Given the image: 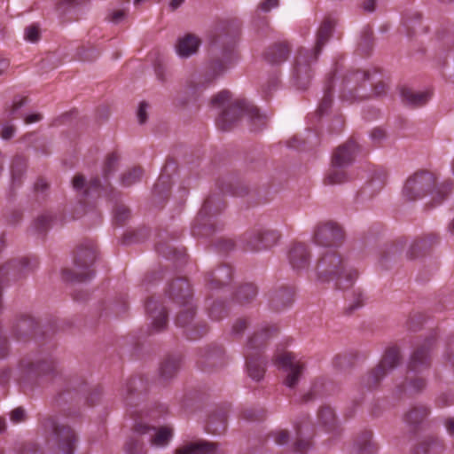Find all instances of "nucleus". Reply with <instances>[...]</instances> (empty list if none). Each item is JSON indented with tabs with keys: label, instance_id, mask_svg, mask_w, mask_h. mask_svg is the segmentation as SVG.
<instances>
[{
	"label": "nucleus",
	"instance_id": "nucleus-25",
	"mask_svg": "<svg viewBox=\"0 0 454 454\" xmlns=\"http://www.w3.org/2000/svg\"><path fill=\"white\" fill-rule=\"evenodd\" d=\"M288 259L294 270L306 269L309 265L310 253L304 244H294L289 251Z\"/></svg>",
	"mask_w": 454,
	"mask_h": 454
},
{
	"label": "nucleus",
	"instance_id": "nucleus-43",
	"mask_svg": "<svg viewBox=\"0 0 454 454\" xmlns=\"http://www.w3.org/2000/svg\"><path fill=\"white\" fill-rule=\"evenodd\" d=\"M443 450V444L438 438L431 437L422 442L417 450V453L420 454H440Z\"/></svg>",
	"mask_w": 454,
	"mask_h": 454
},
{
	"label": "nucleus",
	"instance_id": "nucleus-34",
	"mask_svg": "<svg viewBox=\"0 0 454 454\" xmlns=\"http://www.w3.org/2000/svg\"><path fill=\"white\" fill-rule=\"evenodd\" d=\"M401 96L406 105L418 107L424 106L429 100L431 94L428 91H415L410 88H403Z\"/></svg>",
	"mask_w": 454,
	"mask_h": 454
},
{
	"label": "nucleus",
	"instance_id": "nucleus-36",
	"mask_svg": "<svg viewBox=\"0 0 454 454\" xmlns=\"http://www.w3.org/2000/svg\"><path fill=\"white\" fill-rule=\"evenodd\" d=\"M227 426V415L224 411H215L210 414L206 429L213 434H222L225 432Z\"/></svg>",
	"mask_w": 454,
	"mask_h": 454
},
{
	"label": "nucleus",
	"instance_id": "nucleus-58",
	"mask_svg": "<svg viewBox=\"0 0 454 454\" xmlns=\"http://www.w3.org/2000/svg\"><path fill=\"white\" fill-rule=\"evenodd\" d=\"M129 217V209L123 205L117 206L114 210V221L122 225Z\"/></svg>",
	"mask_w": 454,
	"mask_h": 454
},
{
	"label": "nucleus",
	"instance_id": "nucleus-27",
	"mask_svg": "<svg viewBox=\"0 0 454 454\" xmlns=\"http://www.w3.org/2000/svg\"><path fill=\"white\" fill-rule=\"evenodd\" d=\"M37 324L28 316H22L12 325V333L18 340H26L35 333Z\"/></svg>",
	"mask_w": 454,
	"mask_h": 454
},
{
	"label": "nucleus",
	"instance_id": "nucleus-41",
	"mask_svg": "<svg viewBox=\"0 0 454 454\" xmlns=\"http://www.w3.org/2000/svg\"><path fill=\"white\" fill-rule=\"evenodd\" d=\"M367 77V72H350L343 79L344 88L350 92L356 91L357 88L365 82Z\"/></svg>",
	"mask_w": 454,
	"mask_h": 454
},
{
	"label": "nucleus",
	"instance_id": "nucleus-64",
	"mask_svg": "<svg viewBox=\"0 0 454 454\" xmlns=\"http://www.w3.org/2000/svg\"><path fill=\"white\" fill-rule=\"evenodd\" d=\"M26 40L35 43L40 38V30L37 25H31L25 29Z\"/></svg>",
	"mask_w": 454,
	"mask_h": 454
},
{
	"label": "nucleus",
	"instance_id": "nucleus-1",
	"mask_svg": "<svg viewBox=\"0 0 454 454\" xmlns=\"http://www.w3.org/2000/svg\"><path fill=\"white\" fill-rule=\"evenodd\" d=\"M239 34L240 27L234 20H221L209 32V51L213 55L210 69L214 78L237 60L236 45Z\"/></svg>",
	"mask_w": 454,
	"mask_h": 454
},
{
	"label": "nucleus",
	"instance_id": "nucleus-26",
	"mask_svg": "<svg viewBox=\"0 0 454 454\" xmlns=\"http://www.w3.org/2000/svg\"><path fill=\"white\" fill-rule=\"evenodd\" d=\"M200 43L201 41L197 35L189 33L177 39L176 51L181 58H189L197 53Z\"/></svg>",
	"mask_w": 454,
	"mask_h": 454
},
{
	"label": "nucleus",
	"instance_id": "nucleus-9",
	"mask_svg": "<svg viewBox=\"0 0 454 454\" xmlns=\"http://www.w3.org/2000/svg\"><path fill=\"white\" fill-rule=\"evenodd\" d=\"M280 237L278 230L268 227L254 228L244 236L245 249L252 252L270 249L278 243Z\"/></svg>",
	"mask_w": 454,
	"mask_h": 454
},
{
	"label": "nucleus",
	"instance_id": "nucleus-6",
	"mask_svg": "<svg viewBox=\"0 0 454 454\" xmlns=\"http://www.w3.org/2000/svg\"><path fill=\"white\" fill-rule=\"evenodd\" d=\"M96 261V248L91 241L81 244L75 252L74 258V268L65 269L62 271L66 280L75 282H86L90 280L95 271L92 266Z\"/></svg>",
	"mask_w": 454,
	"mask_h": 454
},
{
	"label": "nucleus",
	"instance_id": "nucleus-20",
	"mask_svg": "<svg viewBox=\"0 0 454 454\" xmlns=\"http://www.w3.org/2000/svg\"><path fill=\"white\" fill-rule=\"evenodd\" d=\"M400 360V350L396 347L387 348L378 367L371 372V377L372 376L375 381H380L389 370L395 368L399 364Z\"/></svg>",
	"mask_w": 454,
	"mask_h": 454
},
{
	"label": "nucleus",
	"instance_id": "nucleus-45",
	"mask_svg": "<svg viewBox=\"0 0 454 454\" xmlns=\"http://www.w3.org/2000/svg\"><path fill=\"white\" fill-rule=\"evenodd\" d=\"M144 170L141 167H134L121 176V184L124 187H129L139 182L143 176Z\"/></svg>",
	"mask_w": 454,
	"mask_h": 454
},
{
	"label": "nucleus",
	"instance_id": "nucleus-3",
	"mask_svg": "<svg viewBox=\"0 0 454 454\" xmlns=\"http://www.w3.org/2000/svg\"><path fill=\"white\" fill-rule=\"evenodd\" d=\"M316 272L319 281H335L336 288L340 290L350 287L357 277V272L348 268L346 259L336 250L325 251L319 256Z\"/></svg>",
	"mask_w": 454,
	"mask_h": 454
},
{
	"label": "nucleus",
	"instance_id": "nucleus-59",
	"mask_svg": "<svg viewBox=\"0 0 454 454\" xmlns=\"http://www.w3.org/2000/svg\"><path fill=\"white\" fill-rule=\"evenodd\" d=\"M18 454H44L43 449L33 442H27L21 445Z\"/></svg>",
	"mask_w": 454,
	"mask_h": 454
},
{
	"label": "nucleus",
	"instance_id": "nucleus-28",
	"mask_svg": "<svg viewBox=\"0 0 454 454\" xmlns=\"http://www.w3.org/2000/svg\"><path fill=\"white\" fill-rule=\"evenodd\" d=\"M317 424L326 432H333L338 427L335 410L328 404L321 405L317 413Z\"/></svg>",
	"mask_w": 454,
	"mask_h": 454
},
{
	"label": "nucleus",
	"instance_id": "nucleus-15",
	"mask_svg": "<svg viewBox=\"0 0 454 454\" xmlns=\"http://www.w3.org/2000/svg\"><path fill=\"white\" fill-rule=\"evenodd\" d=\"M255 340L256 338L252 339L246 348V368L247 375L253 380L260 381L264 377L267 360L257 352L258 346L254 344Z\"/></svg>",
	"mask_w": 454,
	"mask_h": 454
},
{
	"label": "nucleus",
	"instance_id": "nucleus-57",
	"mask_svg": "<svg viewBox=\"0 0 454 454\" xmlns=\"http://www.w3.org/2000/svg\"><path fill=\"white\" fill-rule=\"evenodd\" d=\"M451 184L444 183L438 187L434 193L433 200L435 201V205H439L446 198L449 191L450 190Z\"/></svg>",
	"mask_w": 454,
	"mask_h": 454
},
{
	"label": "nucleus",
	"instance_id": "nucleus-22",
	"mask_svg": "<svg viewBox=\"0 0 454 454\" xmlns=\"http://www.w3.org/2000/svg\"><path fill=\"white\" fill-rule=\"evenodd\" d=\"M232 269L230 265H223L207 273L206 282L210 289H218L227 286L232 279Z\"/></svg>",
	"mask_w": 454,
	"mask_h": 454
},
{
	"label": "nucleus",
	"instance_id": "nucleus-8",
	"mask_svg": "<svg viewBox=\"0 0 454 454\" xmlns=\"http://www.w3.org/2000/svg\"><path fill=\"white\" fill-rule=\"evenodd\" d=\"M345 231L338 223L327 221L319 223L313 232L315 244L325 247H340L345 241Z\"/></svg>",
	"mask_w": 454,
	"mask_h": 454
},
{
	"label": "nucleus",
	"instance_id": "nucleus-7",
	"mask_svg": "<svg viewBox=\"0 0 454 454\" xmlns=\"http://www.w3.org/2000/svg\"><path fill=\"white\" fill-rule=\"evenodd\" d=\"M225 207V203L220 193L208 196L203 203L195 223L192 226V233L194 237H207L215 231L213 223H207V217L219 214Z\"/></svg>",
	"mask_w": 454,
	"mask_h": 454
},
{
	"label": "nucleus",
	"instance_id": "nucleus-49",
	"mask_svg": "<svg viewBox=\"0 0 454 454\" xmlns=\"http://www.w3.org/2000/svg\"><path fill=\"white\" fill-rule=\"evenodd\" d=\"M27 103V97L15 96L10 106L6 107L8 117L12 119L20 118V110Z\"/></svg>",
	"mask_w": 454,
	"mask_h": 454
},
{
	"label": "nucleus",
	"instance_id": "nucleus-46",
	"mask_svg": "<svg viewBox=\"0 0 454 454\" xmlns=\"http://www.w3.org/2000/svg\"><path fill=\"white\" fill-rule=\"evenodd\" d=\"M166 168H164L163 172L159 176L156 184L153 186V193L159 197H162L165 193H167L171 185L170 176L166 174Z\"/></svg>",
	"mask_w": 454,
	"mask_h": 454
},
{
	"label": "nucleus",
	"instance_id": "nucleus-56",
	"mask_svg": "<svg viewBox=\"0 0 454 454\" xmlns=\"http://www.w3.org/2000/svg\"><path fill=\"white\" fill-rule=\"evenodd\" d=\"M333 103V88L331 84H328L325 90L324 97L319 104L318 111L321 114H324L328 111Z\"/></svg>",
	"mask_w": 454,
	"mask_h": 454
},
{
	"label": "nucleus",
	"instance_id": "nucleus-5",
	"mask_svg": "<svg viewBox=\"0 0 454 454\" xmlns=\"http://www.w3.org/2000/svg\"><path fill=\"white\" fill-rule=\"evenodd\" d=\"M41 427L47 435L51 454H74L78 435L71 427L59 424L51 416L41 420Z\"/></svg>",
	"mask_w": 454,
	"mask_h": 454
},
{
	"label": "nucleus",
	"instance_id": "nucleus-38",
	"mask_svg": "<svg viewBox=\"0 0 454 454\" xmlns=\"http://www.w3.org/2000/svg\"><path fill=\"white\" fill-rule=\"evenodd\" d=\"M101 191L105 192V194L111 200L116 199L117 192L112 185H106L104 187L101 184V181L98 176L92 177L83 191L84 196H90L93 192H97L98 195L101 194Z\"/></svg>",
	"mask_w": 454,
	"mask_h": 454
},
{
	"label": "nucleus",
	"instance_id": "nucleus-10",
	"mask_svg": "<svg viewBox=\"0 0 454 454\" xmlns=\"http://www.w3.org/2000/svg\"><path fill=\"white\" fill-rule=\"evenodd\" d=\"M86 395V402L90 405L96 404L102 395V388L98 386L94 387L88 392L87 385L84 381L78 379H72L67 382L66 388L59 394L58 402L67 403L68 401L79 400L81 395Z\"/></svg>",
	"mask_w": 454,
	"mask_h": 454
},
{
	"label": "nucleus",
	"instance_id": "nucleus-18",
	"mask_svg": "<svg viewBox=\"0 0 454 454\" xmlns=\"http://www.w3.org/2000/svg\"><path fill=\"white\" fill-rule=\"evenodd\" d=\"M166 294L178 305H188L192 301L191 286L185 278L173 279L166 289Z\"/></svg>",
	"mask_w": 454,
	"mask_h": 454
},
{
	"label": "nucleus",
	"instance_id": "nucleus-52",
	"mask_svg": "<svg viewBox=\"0 0 454 454\" xmlns=\"http://www.w3.org/2000/svg\"><path fill=\"white\" fill-rule=\"evenodd\" d=\"M120 157L115 153L113 152L106 156L103 166V176L105 179H107L108 176L116 170Z\"/></svg>",
	"mask_w": 454,
	"mask_h": 454
},
{
	"label": "nucleus",
	"instance_id": "nucleus-14",
	"mask_svg": "<svg viewBox=\"0 0 454 454\" xmlns=\"http://www.w3.org/2000/svg\"><path fill=\"white\" fill-rule=\"evenodd\" d=\"M274 363L287 373L284 380L285 385L290 388L294 387L299 382L304 364L296 361L294 355L290 352L277 355L274 357Z\"/></svg>",
	"mask_w": 454,
	"mask_h": 454
},
{
	"label": "nucleus",
	"instance_id": "nucleus-50",
	"mask_svg": "<svg viewBox=\"0 0 454 454\" xmlns=\"http://www.w3.org/2000/svg\"><path fill=\"white\" fill-rule=\"evenodd\" d=\"M437 241V238L434 235L428 238L419 239L415 240L411 246L409 255L411 258H415L419 255V251L426 248L428 245H431Z\"/></svg>",
	"mask_w": 454,
	"mask_h": 454
},
{
	"label": "nucleus",
	"instance_id": "nucleus-19",
	"mask_svg": "<svg viewBox=\"0 0 454 454\" xmlns=\"http://www.w3.org/2000/svg\"><path fill=\"white\" fill-rule=\"evenodd\" d=\"M145 309L152 318V329L158 333L166 329L168 325V312L158 301L149 298L145 303Z\"/></svg>",
	"mask_w": 454,
	"mask_h": 454
},
{
	"label": "nucleus",
	"instance_id": "nucleus-62",
	"mask_svg": "<svg viewBox=\"0 0 454 454\" xmlns=\"http://www.w3.org/2000/svg\"><path fill=\"white\" fill-rule=\"evenodd\" d=\"M241 417L248 421H255L262 419L264 417V414L262 411H258L254 409L248 408L242 411Z\"/></svg>",
	"mask_w": 454,
	"mask_h": 454
},
{
	"label": "nucleus",
	"instance_id": "nucleus-44",
	"mask_svg": "<svg viewBox=\"0 0 454 454\" xmlns=\"http://www.w3.org/2000/svg\"><path fill=\"white\" fill-rule=\"evenodd\" d=\"M343 168L333 167L330 168L325 177V184H340L348 181V173L342 169Z\"/></svg>",
	"mask_w": 454,
	"mask_h": 454
},
{
	"label": "nucleus",
	"instance_id": "nucleus-4",
	"mask_svg": "<svg viewBox=\"0 0 454 454\" xmlns=\"http://www.w3.org/2000/svg\"><path fill=\"white\" fill-rule=\"evenodd\" d=\"M434 344V339L430 337L413 351L409 362L406 379L402 386L403 393L411 395L420 392L426 387L424 372L430 367V353Z\"/></svg>",
	"mask_w": 454,
	"mask_h": 454
},
{
	"label": "nucleus",
	"instance_id": "nucleus-47",
	"mask_svg": "<svg viewBox=\"0 0 454 454\" xmlns=\"http://www.w3.org/2000/svg\"><path fill=\"white\" fill-rule=\"evenodd\" d=\"M428 413L429 411L426 406H415L406 414L405 419L410 424H418L421 422Z\"/></svg>",
	"mask_w": 454,
	"mask_h": 454
},
{
	"label": "nucleus",
	"instance_id": "nucleus-48",
	"mask_svg": "<svg viewBox=\"0 0 454 454\" xmlns=\"http://www.w3.org/2000/svg\"><path fill=\"white\" fill-rule=\"evenodd\" d=\"M295 431L297 439L294 443V451L300 454L306 453L311 447V442L309 439L302 438L301 427L299 424L295 425Z\"/></svg>",
	"mask_w": 454,
	"mask_h": 454
},
{
	"label": "nucleus",
	"instance_id": "nucleus-33",
	"mask_svg": "<svg viewBox=\"0 0 454 454\" xmlns=\"http://www.w3.org/2000/svg\"><path fill=\"white\" fill-rule=\"evenodd\" d=\"M125 391L126 404L133 405V400L146 391V382L141 377L131 378L126 384Z\"/></svg>",
	"mask_w": 454,
	"mask_h": 454
},
{
	"label": "nucleus",
	"instance_id": "nucleus-29",
	"mask_svg": "<svg viewBox=\"0 0 454 454\" xmlns=\"http://www.w3.org/2000/svg\"><path fill=\"white\" fill-rule=\"evenodd\" d=\"M389 77L380 67L371 69V98L380 97L386 93L388 88Z\"/></svg>",
	"mask_w": 454,
	"mask_h": 454
},
{
	"label": "nucleus",
	"instance_id": "nucleus-60",
	"mask_svg": "<svg viewBox=\"0 0 454 454\" xmlns=\"http://www.w3.org/2000/svg\"><path fill=\"white\" fill-rule=\"evenodd\" d=\"M51 218L49 215L39 216L34 223L35 229L39 233L45 232L50 227Z\"/></svg>",
	"mask_w": 454,
	"mask_h": 454
},
{
	"label": "nucleus",
	"instance_id": "nucleus-23",
	"mask_svg": "<svg viewBox=\"0 0 454 454\" xmlns=\"http://www.w3.org/2000/svg\"><path fill=\"white\" fill-rule=\"evenodd\" d=\"M290 52L289 44L286 42H279L269 46L263 53V58L270 65H280L288 59Z\"/></svg>",
	"mask_w": 454,
	"mask_h": 454
},
{
	"label": "nucleus",
	"instance_id": "nucleus-2",
	"mask_svg": "<svg viewBox=\"0 0 454 454\" xmlns=\"http://www.w3.org/2000/svg\"><path fill=\"white\" fill-rule=\"evenodd\" d=\"M211 105L214 107L223 108L216 119V125L221 130L227 131L232 129L245 114L249 118L252 131H261L267 125L266 115L261 114L259 110L250 106L246 99L232 100L231 94L228 90H222L213 97Z\"/></svg>",
	"mask_w": 454,
	"mask_h": 454
},
{
	"label": "nucleus",
	"instance_id": "nucleus-16",
	"mask_svg": "<svg viewBox=\"0 0 454 454\" xmlns=\"http://www.w3.org/2000/svg\"><path fill=\"white\" fill-rule=\"evenodd\" d=\"M198 364L202 371L208 372L226 364L225 352L221 346L210 345L200 350Z\"/></svg>",
	"mask_w": 454,
	"mask_h": 454
},
{
	"label": "nucleus",
	"instance_id": "nucleus-63",
	"mask_svg": "<svg viewBox=\"0 0 454 454\" xmlns=\"http://www.w3.org/2000/svg\"><path fill=\"white\" fill-rule=\"evenodd\" d=\"M420 15L418 12L413 13L412 18H406L404 26L407 27L409 34L417 32V25H420Z\"/></svg>",
	"mask_w": 454,
	"mask_h": 454
},
{
	"label": "nucleus",
	"instance_id": "nucleus-31",
	"mask_svg": "<svg viewBox=\"0 0 454 454\" xmlns=\"http://www.w3.org/2000/svg\"><path fill=\"white\" fill-rule=\"evenodd\" d=\"M180 356H167L160 364V378L164 381L174 378L180 369Z\"/></svg>",
	"mask_w": 454,
	"mask_h": 454
},
{
	"label": "nucleus",
	"instance_id": "nucleus-17",
	"mask_svg": "<svg viewBox=\"0 0 454 454\" xmlns=\"http://www.w3.org/2000/svg\"><path fill=\"white\" fill-rule=\"evenodd\" d=\"M359 153V145L354 138H350L334 150L332 156V165L338 168L348 167L355 161Z\"/></svg>",
	"mask_w": 454,
	"mask_h": 454
},
{
	"label": "nucleus",
	"instance_id": "nucleus-39",
	"mask_svg": "<svg viewBox=\"0 0 454 454\" xmlns=\"http://www.w3.org/2000/svg\"><path fill=\"white\" fill-rule=\"evenodd\" d=\"M278 333V328L275 326H265L262 327L260 331L254 333L251 337H249L246 348H247L250 340L254 338H256V340L254 341V344L258 346L256 348L257 352L260 355H262V350L265 348L267 341L276 335Z\"/></svg>",
	"mask_w": 454,
	"mask_h": 454
},
{
	"label": "nucleus",
	"instance_id": "nucleus-37",
	"mask_svg": "<svg viewBox=\"0 0 454 454\" xmlns=\"http://www.w3.org/2000/svg\"><path fill=\"white\" fill-rule=\"evenodd\" d=\"M258 289L253 283L240 285L235 294L234 300L240 305L251 303L257 296Z\"/></svg>",
	"mask_w": 454,
	"mask_h": 454
},
{
	"label": "nucleus",
	"instance_id": "nucleus-42",
	"mask_svg": "<svg viewBox=\"0 0 454 454\" xmlns=\"http://www.w3.org/2000/svg\"><path fill=\"white\" fill-rule=\"evenodd\" d=\"M27 159L22 155H16L12 162L11 172L13 183L20 184L21 178L27 170Z\"/></svg>",
	"mask_w": 454,
	"mask_h": 454
},
{
	"label": "nucleus",
	"instance_id": "nucleus-24",
	"mask_svg": "<svg viewBox=\"0 0 454 454\" xmlns=\"http://www.w3.org/2000/svg\"><path fill=\"white\" fill-rule=\"evenodd\" d=\"M151 431L155 432L151 439V443L154 446H165L172 436V432L168 427H160L156 430L155 427L142 423L135 426V432L140 435L149 434Z\"/></svg>",
	"mask_w": 454,
	"mask_h": 454
},
{
	"label": "nucleus",
	"instance_id": "nucleus-53",
	"mask_svg": "<svg viewBox=\"0 0 454 454\" xmlns=\"http://www.w3.org/2000/svg\"><path fill=\"white\" fill-rule=\"evenodd\" d=\"M353 454H369V434L362 433L355 441Z\"/></svg>",
	"mask_w": 454,
	"mask_h": 454
},
{
	"label": "nucleus",
	"instance_id": "nucleus-54",
	"mask_svg": "<svg viewBox=\"0 0 454 454\" xmlns=\"http://www.w3.org/2000/svg\"><path fill=\"white\" fill-rule=\"evenodd\" d=\"M364 305V299L361 293L354 292L353 293V301L350 304H348L346 308H344L343 314L346 316H351L354 314L358 309L362 308Z\"/></svg>",
	"mask_w": 454,
	"mask_h": 454
},
{
	"label": "nucleus",
	"instance_id": "nucleus-11",
	"mask_svg": "<svg viewBox=\"0 0 454 454\" xmlns=\"http://www.w3.org/2000/svg\"><path fill=\"white\" fill-rule=\"evenodd\" d=\"M435 183L434 176L428 171H419L405 182L403 194L409 200L422 199L431 191Z\"/></svg>",
	"mask_w": 454,
	"mask_h": 454
},
{
	"label": "nucleus",
	"instance_id": "nucleus-55",
	"mask_svg": "<svg viewBox=\"0 0 454 454\" xmlns=\"http://www.w3.org/2000/svg\"><path fill=\"white\" fill-rule=\"evenodd\" d=\"M208 315L212 320L219 321L227 316V309L223 302L215 301L208 309Z\"/></svg>",
	"mask_w": 454,
	"mask_h": 454
},
{
	"label": "nucleus",
	"instance_id": "nucleus-13",
	"mask_svg": "<svg viewBox=\"0 0 454 454\" xmlns=\"http://www.w3.org/2000/svg\"><path fill=\"white\" fill-rule=\"evenodd\" d=\"M314 52L309 50H299L295 58L292 77L299 90H307L312 79L311 63L316 62Z\"/></svg>",
	"mask_w": 454,
	"mask_h": 454
},
{
	"label": "nucleus",
	"instance_id": "nucleus-12",
	"mask_svg": "<svg viewBox=\"0 0 454 454\" xmlns=\"http://www.w3.org/2000/svg\"><path fill=\"white\" fill-rule=\"evenodd\" d=\"M192 301L188 305H182L184 309L178 313L176 323L184 329V333L188 339L197 340L208 332V326L203 321H194L196 309Z\"/></svg>",
	"mask_w": 454,
	"mask_h": 454
},
{
	"label": "nucleus",
	"instance_id": "nucleus-32",
	"mask_svg": "<svg viewBox=\"0 0 454 454\" xmlns=\"http://www.w3.org/2000/svg\"><path fill=\"white\" fill-rule=\"evenodd\" d=\"M216 445L206 441L189 442L176 450L175 454H214Z\"/></svg>",
	"mask_w": 454,
	"mask_h": 454
},
{
	"label": "nucleus",
	"instance_id": "nucleus-30",
	"mask_svg": "<svg viewBox=\"0 0 454 454\" xmlns=\"http://www.w3.org/2000/svg\"><path fill=\"white\" fill-rule=\"evenodd\" d=\"M334 26H335V21L330 18H326L322 22V24L317 31L315 48L313 51H311L312 52H314L315 60H317V57L320 54L324 45L329 40Z\"/></svg>",
	"mask_w": 454,
	"mask_h": 454
},
{
	"label": "nucleus",
	"instance_id": "nucleus-35",
	"mask_svg": "<svg viewBox=\"0 0 454 454\" xmlns=\"http://www.w3.org/2000/svg\"><path fill=\"white\" fill-rule=\"evenodd\" d=\"M28 373H35L37 376L52 375L55 379L59 373L57 364L53 360H43L36 363H30L27 366Z\"/></svg>",
	"mask_w": 454,
	"mask_h": 454
},
{
	"label": "nucleus",
	"instance_id": "nucleus-21",
	"mask_svg": "<svg viewBox=\"0 0 454 454\" xmlns=\"http://www.w3.org/2000/svg\"><path fill=\"white\" fill-rule=\"evenodd\" d=\"M294 295V293L291 287L282 286L274 289L269 294V305L275 311L283 310L292 305Z\"/></svg>",
	"mask_w": 454,
	"mask_h": 454
},
{
	"label": "nucleus",
	"instance_id": "nucleus-40",
	"mask_svg": "<svg viewBox=\"0 0 454 454\" xmlns=\"http://www.w3.org/2000/svg\"><path fill=\"white\" fill-rule=\"evenodd\" d=\"M387 172L382 166L371 168V192H380L387 183Z\"/></svg>",
	"mask_w": 454,
	"mask_h": 454
},
{
	"label": "nucleus",
	"instance_id": "nucleus-61",
	"mask_svg": "<svg viewBox=\"0 0 454 454\" xmlns=\"http://www.w3.org/2000/svg\"><path fill=\"white\" fill-rule=\"evenodd\" d=\"M249 322L247 318H239L232 325L231 334L240 337L244 331L247 328Z\"/></svg>",
	"mask_w": 454,
	"mask_h": 454
},
{
	"label": "nucleus",
	"instance_id": "nucleus-51",
	"mask_svg": "<svg viewBox=\"0 0 454 454\" xmlns=\"http://www.w3.org/2000/svg\"><path fill=\"white\" fill-rule=\"evenodd\" d=\"M126 454H146L143 442L137 436H131L125 443Z\"/></svg>",
	"mask_w": 454,
	"mask_h": 454
}]
</instances>
